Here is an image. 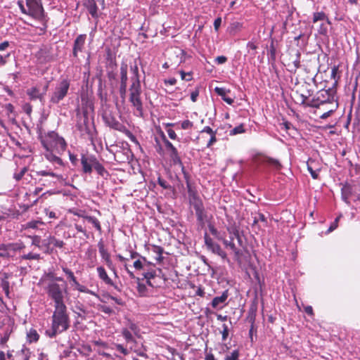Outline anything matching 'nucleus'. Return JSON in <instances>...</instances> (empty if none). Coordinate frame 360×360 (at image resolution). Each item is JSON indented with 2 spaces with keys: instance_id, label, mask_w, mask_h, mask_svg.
<instances>
[{
  "instance_id": "nucleus-28",
  "label": "nucleus",
  "mask_w": 360,
  "mask_h": 360,
  "mask_svg": "<svg viewBox=\"0 0 360 360\" xmlns=\"http://www.w3.org/2000/svg\"><path fill=\"white\" fill-rule=\"evenodd\" d=\"M12 360H29L28 352L25 349L16 352Z\"/></svg>"
},
{
  "instance_id": "nucleus-21",
  "label": "nucleus",
  "mask_w": 360,
  "mask_h": 360,
  "mask_svg": "<svg viewBox=\"0 0 360 360\" xmlns=\"http://www.w3.org/2000/svg\"><path fill=\"white\" fill-rule=\"evenodd\" d=\"M85 5L89 13L91 15L92 17H97V11L98 7L94 0H86L85 2Z\"/></svg>"
},
{
  "instance_id": "nucleus-50",
  "label": "nucleus",
  "mask_w": 360,
  "mask_h": 360,
  "mask_svg": "<svg viewBox=\"0 0 360 360\" xmlns=\"http://www.w3.org/2000/svg\"><path fill=\"white\" fill-rule=\"evenodd\" d=\"M27 171V167H23L19 173H15L14 174V178L15 179V180H17V181L20 180Z\"/></svg>"
},
{
  "instance_id": "nucleus-33",
  "label": "nucleus",
  "mask_w": 360,
  "mask_h": 360,
  "mask_svg": "<svg viewBox=\"0 0 360 360\" xmlns=\"http://www.w3.org/2000/svg\"><path fill=\"white\" fill-rule=\"evenodd\" d=\"M44 223L41 221H39V220H33V221H30L27 223H26L25 224L23 225V227L26 229H37L38 228L39 225H41L43 224Z\"/></svg>"
},
{
  "instance_id": "nucleus-34",
  "label": "nucleus",
  "mask_w": 360,
  "mask_h": 360,
  "mask_svg": "<svg viewBox=\"0 0 360 360\" xmlns=\"http://www.w3.org/2000/svg\"><path fill=\"white\" fill-rule=\"evenodd\" d=\"M195 214L197 216L198 220L201 223L204 224L205 221L207 219V214L205 212L204 208L195 211Z\"/></svg>"
},
{
  "instance_id": "nucleus-23",
  "label": "nucleus",
  "mask_w": 360,
  "mask_h": 360,
  "mask_svg": "<svg viewBox=\"0 0 360 360\" xmlns=\"http://www.w3.org/2000/svg\"><path fill=\"white\" fill-rule=\"evenodd\" d=\"M213 253L218 255L222 259L226 258V254L224 251L222 250L220 245L217 243H214L210 248H208Z\"/></svg>"
},
{
  "instance_id": "nucleus-7",
  "label": "nucleus",
  "mask_w": 360,
  "mask_h": 360,
  "mask_svg": "<svg viewBox=\"0 0 360 360\" xmlns=\"http://www.w3.org/2000/svg\"><path fill=\"white\" fill-rule=\"evenodd\" d=\"M309 84L302 85L298 90L294 94V98L296 103L300 105H306L311 106L310 104H307V100L311 96L312 91L307 89Z\"/></svg>"
},
{
  "instance_id": "nucleus-4",
  "label": "nucleus",
  "mask_w": 360,
  "mask_h": 360,
  "mask_svg": "<svg viewBox=\"0 0 360 360\" xmlns=\"http://www.w3.org/2000/svg\"><path fill=\"white\" fill-rule=\"evenodd\" d=\"M69 327L70 319L66 306L54 307V311L52 315L51 332L49 336L53 337L57 333L65 331Z\"/></svg>"
},
{
  "instance_id": "nucleus-10",
  "label": "nucleus",
  "mask_w": 360,
  "mask_h": 360,
  "mask_svg": "<svg viewBox=\"0 0 360 360\" xmlns=\"http://www.w3.org/2000/svg\"><path fill=\"white\" fill-rule=\"evenodd\" d=\"M35 57L39 63H45L50 61L51 60V56L49 48L46 46L41 47L35 53Z\"/></svg>"
},
{
  "instance_id": "nucleus-53",
  "label": "nucleus",
  "mask_w": 360,
  "mask_h": 360,
  "mask_svg": "<svg viewBox=\"0 0 360 360\" xmlns=\"http://www.w3.org/2000/svg\"><path fill=\"white\" fill-rule=\"evenodd\" d=\"M93 344L96 346H98L99 347H102V348H107L108 347V345L107 343H105V342L99 340H94L93 341Z\"/></svg>"
},
{
  "instance_id": "nucleus-46",
  "label": "nucleus",
  "mask_w": 360,
  "mask_h": 360,
  "mask_svg": "<svg viewBox=\"0 0 360 360\" xmlns=\"http://www.w3.org/2000/svg\"><path fill=\"white\" fill-rule=\"evenodd\" d=\"M22 257L24 259H39L40 255L30 252L27 255H24Z\"/></svg>"
},
{
  "instance_id": "nucleus-15",
  "label": "nucleus",
  "mask_w": 360,
  "mask_h": 360,
  "mask_svg": "<svg viewBox=\"0 0 360 360\" xmlns=\"http://www.w3.org/2000/svg\"><path fill=\"white\" fill-rule=\"evenodd\" d=\"M229 297V293L227 290L223 292V293L220 296L215 297L211 303L212 307L214 309H221L225 304L227 298Z\"/></svg>"
},
{
  "instance_id": "nucleus-52",
  "label": "nucleus",
  "mask_w": 360,
  "mask_h": 360,
  "mask_svg": "<svg viewBox=\"0 0 360 360\" xmlns=\"http://www.w3.org/2000/svg\"><path fill=\"white\" fill-rule=\"evenodd\" d=\"M115 347H116L117 350L120 352L124 355H127L129 354L128 350L127 349H125L122 345L117 344L115 345Z\"/></svg>"
},
{
  "instance_id": "nucleus-5",
  "label": "nucleus",
  "mask_w": 360,
  "mask_h": 360,
  "mask_svg": "<svg viewBox=\"0 0 360 360\" xmlns=\"http://www.w3.org/2000/svg\"><path fill=\"white\" fill-rule=\"evenodd\" d=\"M70 87V82L67 79H62L56 86L51 97L50 101L53 103H58L67 95Z\"/></svg>"
},
{
  "instance_id": "nucleus-38",
  "label": "nucleus",
  "mask_w": 360,
  "mask_h": 360,
  "mask_svg": "<svg viewBox=\"0 0 360 360\" xmlns=\"http://www.w3.org/2000/svg\"><path fill=\"white\" fill-rule=\"evenodd\" d=\"M349 194H350L349 187L344 186L342 188V198L343 200L347 203H349L348 198H349Z\"/></svg>"
},
{
  "instance_id": "nucleus-14",
  "label": "nucleus",
  "mask_w": 360,
  "mask_h": 360,
  "mask_svg": "<svg viewBox=\"0 0 360 360\" xmlns=\"http://www.w3.org/2000/svg\"><path fill=\"white\" fill-rule=\"evenodd\" d=\"M63 271L68 276L77 290L79 292H89L88 288L78 283L76 277L74 276V274L71 270L67 268H63Z\"/></svg>"
},
{
  "instance_id": "nucleus-59",
  "label": "nucleus",
  "mask_w": 360,
  "mask_h": 360,
  "mask_svg": "<svg viewBox=\"0 0 360 360\" xmlns=\"http://www.w3.org/2000/svg\"><path fill=\"white\" fill-rule=\"evenodd\" d=\"M18 5L21 11V12L24 14H26L27 15V8H26L23 4V2L22 1H18Z\"/></svg>"
},
{
  "instance_id": "nucleus-11",
  "label": "nucleus",
  "mask_w": 360,
  "mask_h": 360,
  "mask_svg": "<svg viewBox=\"0 0 360 360\" xmlns=\"http://www.w3.org/2000/svg\"><path fill=\"white\" fill-rule=\"evenodd\" d=\"M162 141L165 143L166 148L170 153L171 158L174 160V162H179L180 159H179L176 148L173 146V144L170 141H169L167 139V138L164 134H162Z\"/></svg>"
},
{
  "instance_id": "nucleus-24",
  "label": "nucleus",
  "mask_w": 360,
  "mask_h": 360,
  "mask_svg": "<svg viewBox=\"0 0 360 360\" xmlns=\"http://www.w3.org/2000/svg\"><path fill=\"white\" fill-rule=\"evenodd\" d=\"M120 84H127V65L122 63L120 67Z\"/></svg>"
},
{
  "instance_id": "nucleus-43",
  "label": "nucleus",
  "mask_w": 360,
  "mask_h": 360,
  "mask_svg": "<svg viewBox=\"0 0 360 360\" xmlns=\"http://www.w3.org/2000/svg\"><path fill=\"white\" fill-rule=\"evenodd\" d=\"M127 328H128L129 330H131L135 335H138L139 333V327L136 326V323L131 321H129Z\"/></svg>"
},
{
  "instance_id": "nucleus-61",
  "label": "nucleus",
  "mask_w": 360,
  "mask_h": 360,
  "mask_svg": "<svg viewBox=\"0 0 360 360\" xmlns=\"http://www.w3.org/2000/svg\"><path fill=\"white\" fill-rule=\"evenodd\" d=\"M9 56H10L9 53H8L6 56H4L0 55V66H3V65H6V63L7 62V58Z\"/></svg>"
},
{
  "instance_id": "nucleus-51",
  "label": "nucleus",
  "mask_w": 360,
  "mask_h": 360,
  "mask_svg": "<svg viewBox=\"0 0 360 360\" xmlns=\"http://www.w3.org/2000/svg\"><path fill=\"white\" fill-rule=\"evenodd\" d=\"M209 230L211 232V233L217 237L219 240H221L222 238L219 236V233L217 230L214 228L213 225L210 224L209 225Z\"/></svg>"
},
{
  "instance_id": "nucleus-3",
  "label": "nucleus",
  "mask_w": 360,
  "mask_h": 360,
  "mask_svg": "<svg viewBox=\"0 0 360 360\" xmlns=\"http://www.w3.org/2000/svg\"><path fill=\"white\" fill-rule=\"evenodd\" d=\"M44 289L49 299L53 301L54 307L65 306L64 299L68 294L67 284L55 283L53 280L44 281Z\"/></svg>"
},
{
  "instance_id": "nucleus-48",
  "label": "nucleus",
  "mask_w": 360,
  "mask_h": 360,
  "mask_svg": "<svg viewBox=\"0 0 360 360\" xmlns=\"http://www.w3.org/2000/svg\"><path fill=\"white\" fill-rule=\"evenodd\" d=\"M1 287L2 288L3 290L4 291L5 294L8 296L9 294V283L6 281L3 280L1 283Z\"/></svg>"
},
{
  "instance_id": "nucleus-32",
  "label": "nucleus",
  "mask_w": 360,
  "mask_h": 360,
  "mask_svg": "<svg viewBox=\"0 0 360 360\" xmlns=\"http://www.w3.org/2000/svg\"><path fill=\"white\" fill-rule=\"evenodd\" d=\"M53 280L55 283H57L58 281H63V278L61 277H56L55 276L53 273H49L47 274L41 280V282H44V281H51Z\"/></svg>"
},
{
  "instance_id": "nucleus-49",
  "label": "nucleus",
  "mask_w": 360,
  "mask_h": 360,
  "mask_svg": "<svg viewBox=\"0 0 360 360\" xmlns=\"http://www.w3.org/2000/svg\"><path fill=\"white\" fill-rule=\"evenodd\" d=\"M204 239H205V243L207 248H210L214 242L212 240V239L207 235V233L204 235Z\"/></svg>"
},
{
  "instance_id": "nucleus-39",
  "label": "nucleus",
  "mask_w": 360,
  "mask_h": 360,
  "mask_svg": "<svg viewBox=\"0 0 360 360\" xmlns=\"http://www.w3.org/2000/svg\"><path fill=\"white\" fill-rule=\"evenodd\" d=\"M27 338L30 342H36L39 339V335L35 330H30L27 334Z\"/></svg>"
},
{
  "instance_id": "nucleus-25",
  "label": "nucleus",
  "mask_w": 360,
  "mask_h": 360,
  "mask_svg": "<svg viewBox=\"0 0 360 360\" xmlns=\"http://www.w3.org/2000/svg\"><path fill=\"white\" fill-rule=\"evenodd\" d=\"M243 27L242 23L239 22H234L230 25L228 28V32L231 35H235L238 32H239Z\"/></svg>"
},
{
  "instance_id": "nucleus-45",
  "label": "nucleus",
  "mask_w": 360,
  "mask_h": 360,
  "mask_svg": "<svg viewBox=\"0 0 360 360\" xmlns=\"http://www.w3.org/2000/svg\"><path fill=\"white\" fill-rule=\"evenodd\" d=\"M267 163L269 165L273 166L276 169H279L281 168V165L280 162H278V160H275V159L269 158L267 160Z\"/></svg>"
},
{
  "instance_id": "nucleus-41",
  "label": "nucleus",
  "mask_w": 360,
  "mask_h": 360,
  "mask_svg": "<svg viewBox=\"0 0 360 360\" xmlns=\"http://www.w3.org/2000/svg\"><path fill=\"white\" fill-rule=\"evenodd\" d=\"M193 127V123L188 120H184L181 122V128L182 129H191Z\"/></svg>"
},
{
  "instance_id": "nucleus-9",
  "label": "nucleus",
  "mask_w": 360,
  "mask_h": 360,
  "mask_svg": "<svg viewBox=\"0 0 360 360\" xmlns=\"http://www.w3.org/2000/svg\"><path fill=\"white\" fill-rule=\"evenodd\" d=\"M96 160V158L93 155L87 156L83 155L81 158L83 172L86 174L91 173Z\"/></svg>"
},
{
  "instance_id": "nucleus-16",
  "label": "nucleus",
  "mask_w": 360,
  "mask_h": 360,
  "mask_svg": "<svg viewBox=\"0 0 360 360\" xmlns=\"http://www.w3.org/2000/svg\"><path fill=\"white\" fill-rule=\"evenodd\" d=\"M214 91L221 97L224 101L229 105H232L234 102L233 99L226 96L227 93L230 92L229 90H226L224 88L215 87Z\"/></svg>"
},
{
  "instance_id": "nucleus-60",
  "label": "nucleus",
  "mask_w": 360,
  "mask_h": 360,
  "mask_svg": "<svg viewBox=\"0 0 360 360\" xmlns=\"http://www.w3.org/2000/svg\"><path fill=\"white\" fill-rule=\"evenodd\" d=\"M167 131L169 137L171 139L175 140L176 139L177 136H176L175 131L173 129H167Z\"/></svg>"
},
{
  "instance_id": "nucleus-6",
  "label": "nucleus",
  "mask_w": 360,
  "mask_h": 360,
  "mask_svg": "<svg viewBox=\"0 0 360 360\" xmlns=\"http://www.w3.org/2000/svg\"><path fill=\"white\" fill-rule=\"evenodd\" d=\"M26 6L27 15L35 19H41L43 17L44 9L40 0H26Z\"/></svg>"
},
{
  "instance_id": "nucleus-58",
  "label": "nucleus",
  "mask_w": 360,
  "mask_h": 360,
  "mask_svg": "<svg viewBox=\"0 0 360 360\" xmlns=\"http://www.w3.org/2000/svg\"><path fill=\"white\" fill-rule=\"evenodd\" d=\"M217 141V139H216V132L212 135H210V139L207 143V147H210L214 143H215Z\"/></svg>"
},
{
  "instance_id": "nucleus-2",
  "label": "nucleus",
  "mask_w": 360,
  "mask_h": 360,
  "mask_svg": "<svg viewBox=\"0 0 360 360\" xmlns=\"http://www.w3.org/2000/svg\"><path fill=\"white\" fill-rule=\"evenodd\" d=\"M134 76L131 77V84L129 87V101L136 109V116H143V103L141 98V88L139 75V68L136 65L131 68Z\"/></svg>"
},
{
  "instance_id": "nucleus-62",
  "label": "nucleus",
  "mask_w": 360,
  "mask_h": 360,
  "mask_svg": "<svg viewBox=\"0 0 360 360\" xmlns=\"http://www.w3.org/2000/svg\"><path fill=\"white\" fill-rule=\"evenodd\" d=\"M134 266L136 269L140 270L143 268V265L140 260H136L134 262Z\"/></svg>"
},
{
  "instance_id": "nucleus-40",
  "label": "nucleus",
  "mask_w": 360,
  "mask_h": 360,
  "mask_svg": "<svg viewBox=\"0 0 360 360\" xmlns=\"http://www.w3.org/2000/svg\"><path fill=\"white\" fill-rule=\"evenodd\" d=\"M245 132L244 127L243 124H240L236 127H234L232 130L230 131L231 135H236L238 134H242Z\"/></svg>"
},
{
  "instance_id": "nucleus-64",
  "label": "nucleus",
  "mask_w": 360,
  "mask_h": 360,
  "mask_svg": "<svg viewBox=\"0 0 360 360\" xmlns=\"http://www.w3.org/2000/svg\"><path fill=\"white\" fill-rule=\"evenodd\" d=\"M202 133H207V134H208L210 135H212V134L215 133V131H214L212 130V129L211 127H208V126L204 127V129L202 130Z\"/></svg>"
},
{
  "instance_id": "nucleus-47",
  "label": "nucleus",
  "mask_w": 360,
  "mask_h": 360,
  "mask_svg": "<svg viewBox=\"0 0 360 360\" xmlns=\"http://www.w3.org/2000/svg\"><path fill=\"white\" fill-rule=\"evenodd\" d=\"M179 73L181 75V79L186 81H191L192 79V74L191 72H185L184 71L181 70Z\"/></svg>"
},
{
  "instance_id": "nucleus-13",
  "label": "nucleus",
  "mask_w": 360,
  "mask_h": 360,
  "mask_svg": "<svg viewBox=\"0 0 360 360\" xmlns=\"http://www.w3.org/2000/svg\"><path fill=\"white\" fill-rule=\"evenodd\" d=\"M86 37V34H79L75 40L73 47V55L75 57L77 56L78 52H82L83 51Z\"/></svg>"
},
{
  "instance_id": "nucleus-56",
  "label": "nucleus",
  "mask_w": 360,
  "mask_h": 360,
  "mask_svg": "<svg viewBox=\"0 0 360 360\" xmlns=\"http://www.w3.org/2000/svg\"><path fill=\"white\" fill-rule=\"evenodd\" d=\"M215 60L218 64H224L226 62L227 58L226 56H217Z\"/></svg>"
},
{
  "instance_id": "nucleus-1",
  "label": "nucleus",
  "mask_w": 360,
  "mask_h": 360,
  "mask_svg": "<svg viewBox=\"0 0 360 360\" xmlns=\"http://www.w3.org/2000/svg\"><path fill=\"white\" fill-rule=\"evenodd\" d=\"M41 142L46 150L44 156L46 160L63 167V162L57 154H62L67 148V143L64 139L59 136L56 132L51 131L41 139Z\"/></svg>"
},
{
  "instance_id": "nucleus-57",
  "label": "nucleus",
  "mask_w": 360,
  "mask_h": 360,
  "mask_svg": "<svg viewBox=\"0 0 360 360\" xmlns=\"http://www.w3.org/2000/svg\"><path fill=\"white\" fill-rule=\"evenodd\" d=\"M109 125L115 129L121 130V125L117 121L112 120L111 123H109Z\"/></svg>"
},
{
  "instance_id": "nucleus-31",
  "label": "nucleus",
  "mask_w": 360,
  "mask_h": 360,
  "mask_svg": "<svg viewBox=\"0 0 360 360\" xmlns=\"http://www.w3.org/2000/svg\"><path fill=\"white\" fill-rule=\"evenodd\" d=\"M314 162V160H309L307 162V169L310 172L311 176L313 179H316L319 176V169L318 170H314L312 167V164Z\"/></svg>"
},
{
  "instance_id": "nucleus-20",
  "label": "nucleus",
  "mask_w": 360,
  "mask_h": 360,
  "mask_svg": "<svg viewBox=\"0 0 360 360\" xmlns=\"http://www.w3.org/2000/svg\"><path fill=\"white\" fill-rule=\"evenodd\" d=\"M37 174L38 176H51V177L56 179V181H59V182H62L64 180V178H63V175L59 174L58 173H55V172H51V171L40 170V171L37 172Z\"/></svg>"
},
{
  "instance_id": "nucleus-44",
  "label": "nucleus",
  "mask_w": 360,
  "mask_h": 360,
  "mask_svg": "<svg viewBox=\"0 0 360 360\" xmlns=\"http://www.w3.org/2000/svg\"><path fill=\"white\" fill-rule=\"evenodd\" d=\"M222 330L221 331V336H222V340H226L229 336V327L226 324H223L222 325Z\"/></svg>"
},
{
  "instance_id": "nucleus-17",
  "label": "nucleus",
  "mask_w": 360,
  "mask_h": 360,
  "mask_svg": "<svg viewBox=\"0 0 360 360\" xmlns=\"http://www.w3.org/2000/svg\"><path fill=\"white\" fill-rule=\"evenodd\" d=\"M190 202L193 206L195 211L204 208L202 202L199 199L195 194L189 190Z\"/></svg>"
},
{
  "instance_id": "nucleus-42",
  "label": "nucleus",
  "mask_w": 360,
  "mask_h": 360,
  "mask_svg": "<svg viewBox=\"0 0 360 360\" xmlns=\"http://www.w3.org/2000/svg\"><path fill=\"white\" fill-rule=\"evenodd\" d=\"M137 290L140 295L143 296L146 294L147 288L145 284L138 282Z\"/></svg>"
},
{
  "instance_id": "nucleus-30",
  "label": "nucleus",
  "mask_w": 360,
  "mask_h": 360,
  "mask_svg": "<svg viewBox=\"0 0 360 360\" xmlns=\"http://www.w3.org/2000/svg\"><path fill=\"white\" fill-rule=\"evenodd\" d=\"M328 20V17L324 12H316L313 15V22L316 23L319 21Z\"/></svg>"
},
{
  "instance_id": "nucleus-22",
  "label": "nucleus",
  "mask_w": 360,
  "mask_h": 360,
  "mask_svg": "<svg viewBox=\"0 0 360 360\" xmlns=\"http://www.w3.org/2000/svg\"><path fill=\"white\" fill-rule=\"evenodd\" d=\"M46 245H53L55 247L62 248L64 246V243L63 240H60L56 239L53 236H49L46 240H44Z\"/></svg>"
},
{
  "instance_id": "nucleus-55",
  "label": "nucleus",
  "mask_w": 360,
  "mask_h": 360,
  "mask_svg": "<svg viewBox=\"0 0 360 360\" xmlns=\"http://www.w3.org/2000/svg\"><path fill=\"white\" fill-rule=\"evenodd\" d=\"M221 24V18H217V19L214 20V30L216 32H217L219 30V28Z\"/></svg>"
},
{
  "instance_id": "nucleus-18",
  "label": "nucleus",
  "mask_w": 360,
  "mask_h": 360,
  "mask_svg": "<svg viewBox=\"0 0 360 360\" xmlns=\"http://www.w3.org/2000/svg\"><path fill=\"white\" fill-rule=\"evenodd\" d=\"M96 270H97L98 277L102 281H103L108 285H114L112 281L109 278L105 269L103 266L97 267Z\"/></svg>"
},
{
  "instance_id": "nucleus-54",
  "label": "nucleus",
  "mask_w": 360,
  "mask_h": 360,
  "mask_svg": "<svg viewBox=\"0 0 360 360\" xmlns=\"http://www.w3.org/2000/svg\"><path fill=\"white\" fill-rule=\"evenodd\" d=\"M199 95V90L197 89L195 91H192L191 94V99L193 102H195L197 101V98Z\"/></svg>"
},
{
  "instance_id": "nucleus-36",
  "label": "nucleus",
  "mask_w": 360,
  "mask_h": 360,
  "mask_svg": "<svg viewBox=\"0 0 360 360\" xmlns=\"http://www.w3.org/2000/svg\"><path fill=\"white\" fill-rule=\"evenodd\" d=\"M240 356V352L238 349H235L231 352L230 354H227L224 360H238Z\"/></svg>"
},
{
  "instance_id": "nucleus-8",
  "label": "nucleus",
  "mask_w": 360,
  "mask_h": 360,
  "mask_svg": "<svg viewBox=\"0 0 360 360\" xmlns=\"http://www.w3.org/2000/svg\"><path fill=\"white\" fill-rule=\"evenodd\" d=\"M49 87V84L46 83L42 89L39 86H32L27 90V94L30 99H39L42 100L46 94Z\"/></svg>"
},
{
  "instance_id": "nucleus-29",
  "label": "nucleus",
  "mask_w": 360,
  "mask_h": 360,
  "mask_svg": "<svg viewBox=\"0 0 360 360\" xmlns=\"http://www.w3.org/2000/svg\"><path fill=\"white\" fill-rule=\"evenodd\" d=\"M157 271H159V272H161V270L160 269H158L149 271L148 272H146L143 274L144 278L147 280L146 282H147V283L149 285L152 286V283L150 282V279L155 278L157 276Z\"/></svg>"
},
{
  "instance_id": "nucleus-37",
  "label": "nucleus",
  "mask_w": 360,
  "mask_h": 360,
  "mask_svg": "<svg viewBox=\"0 0 360 360\" xmlns=\"http://www.w3.org/2000/svg\"><path fill=\"white\" fill-rule=\"evenodd\" d=\"M122 334L127 342L134 341L133 336L128 328H123L122 330Z\"/></svg>"
},
{
  "instance_id": "nucleus-12",
  "label": "nucleus",
  "mask_w": 360,
  "mask_h": 360,
  "mask_svg": "<svg viewBox=\"0 0 360 360\" xmlns=\"http://www.w3.org/2000/svg\"><path fill=\"white\" fill-rule=\"evenodd\" d=\"M99 253L102 259L105 262L109 269L114 270L112 262L110 259V255L108 250L105 248L104 244L102 241L98 243Z\"/></svg>"
},
{
  "instance_id": "nucleus-26",
  "label": "nucleus",
  "mask_w": 360,
  "mask_h": 360,
  "mask_svg": "<svg viewBox=\"0 0 360 360\" xmlns=\"http://www.w3.org/2000/svg\"><path fill=\"white\" fill-rule=\"evenodd\" d=\"M152 252L155 255V260L158 262H161L162 261V253L163 248L160 246L153 245Z\"/></svg>"
},
{
  "instance_id": "nucleus-35",
  "label": "nucleus",
  "mask_w": 360,
  "mask_h": 360,
  "mask_svg": "<svg viewBox=\"0 0 360 360\" xmlns=\"http://www.w3.org/2000/svg\"><path fill=\"white\" fill-rule=\"evenodd\" d=\"M94 168L101 176L107 173L104 167L97 160L94 162Z\"/></svg>"
},
{
  "instance_id": "nucleus-63",
  "label": "nucleus",
  "mask_w": 360,
  "mask_h": 360,
  "mask_svg": "<svg viewBox=\"0 0 360 360\" xmlns=\"http://www.w3.org/2000/svg\"><path fill=\"white\" fill-rule=\"evenodd\" d=\"M126 91H127V84H120V91L122 97H124L125 96Z\"/></svg>"
},
{
  "instance_id": "nucleus-19",
  "label": "nucleus",
  "mask_w": 360,
  "mask_h": 360,
  "mask_svg": "<svg viewBox=\"0 0 360 360\" xmlns=\"http://www.w3.org/2000/svg\"><path fill=\"white\" fill-rule=\"evenodd\" d=\"M75 214L77 215L78 217H82L83 219H86L89 223H91L96 229V230H98V231H101V226L100 222L96 217L85 214H81L78 213H76Z\"/></svg>"
},
{
  "instance_id": "nucleus-27",
  "label": "nucleus",
  "mask_w": 360,
  "mask_h": 360,
  "mask_svg": "<svg viewBox=\"0 0 360 360\" xmlns=\"http://www.w3.org/2000/svg\"><path fill=\"white\" fill-rule=\"evenodd\" d=\"M221 240L226 248H229L236 255H239V250L236 248L232 237L229 241L224 238H221Z\"/></svg>"
}]
</instances>
